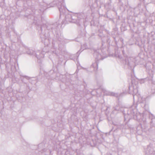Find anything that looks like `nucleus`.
Segmentation results:
<instances>
[{
  "label": "nucleus",
  "instance_id": "9b49d317",
  "mask_svg": "<svg viewBox=\"0 0 155 155\" xmlns=\"http://www.w3.org/2000/svg\"><path fill=\"white\" fill-rule=\"evenodd\" d=\"M23 51H22V53H26L30 55H33L34 51L32 49H29L27 47H24L23 48Z\"/></svg>",
  "mask_w": 155,
  "mask_h": 155
},
{
  "label": "nucleus",
  "instance_id": "6e6552de",
  "mask_svg": "<svg viewBox=\"0 0 155 155\" xmlns=\"http://www.w3.org/2000/svg\"><path fill=\"white\" fill-rule=\"evenodd\" d=\"M134 59L132 57L127 58L125 60V63L131 68L134 66Z\"/></svg>",
  "mask_w": 155,
  "mask_h": 155
},
{
  "label": "nucleus",
  "instance_id": "5701e85b",
  "mask_svg": "<svg viewBox=\"0 0 155 155\" xmlns=\"http://www.w3.org/2000/svg\"><path fill=\"white\" fill-rule=\"evenodd\" d=\"M94 33H92V34H91V37L92 36H94Z\"/></svg>",
  "mask_w": 155,
  "mask_h": 155
},
{
  "label": "nucleus",
  "instance_id": "423d86ee",
  "mask_svg": "<svg viewBox=\"0 0 155 155\" xmlns=\"http://www.w3.org/2000/svg\"><path fill=\"white\" fill-rule=\"evenodd\" d=\"M47 47V46H45L42 51H37L36 52L34 51V54L33 55L35 56L39 60L41 58L44 57L45 54L48 51V50H46Z\"/></svg>",
  "mask_w": 155,
  "mask_h": 155
},
{
  "label": "nucleus",
  "instance_id": "4468645a",
  "mask_svg": "<svg viewBox=\"0 0 155 155\" xmlns=\"http://www.w3.org/2000/svg\"><path fill=\"white\" fill-rule=\"evenodd\" d=\"M44 146V144L43 143H41L39 144L38 145V149L41 151V152H43L45 151V148H41V147H43Z\"/></svg>",
  "mask_w": 155,
  "mask_h": 155
},
{
  "label": "nucleus",
  "instance_id": "412c9836",
  "mask_svg": "<svg viewBox=\"0 0 155 155\" xmlns=\"http://www.w3.org/2000/svg\"><path fill=\"white\" fill-rule=\"evenodd\" d=\"M110 38L108 37L107 38V42L109 44L110 43Z\"/></svg>",
  "mask_w": 155,
  "mask_h": 155
},
{
  "label": "nucleus",
  "instance_id": "ddd939ff",
  "mask_svg": "<svg viewBox=\"0 0 155 155\" xmlns=\"http://www.w3.org/2000/svg\"><path fill=\"white\" fill-rule=\"evenodd\" d=\"M153 149L152 147H151V145H148L147 146L146 150L147 152H148V153L149 154H152L153 153Z\"/></svg>",
  "mask_w": 155,
  "mask_h": 155
},
{
  "label": "nucleus",
  "instance_id": "b1692460",
  "mask_svg": "<svg viewBox=\"0 0 155 155\" xmlns=\"http://www.w3.org/2000/svg\"><path fill=\"white\" fill-rule=\"evenodd\" d=\"M101 40H102V41L103 42V38H102L101 39Z\"/></svg>",
  "mask_w": 155,
  "mask_h": 155
},
{
  "label": "nucleus",
  "instance_id": "f03ea898",
  "mask_svg": "<svg viewBox=\"0 0 155 155\" xmlns=\"http://www.w3.org/2000/svg\"><path fill=\"white\" fill-rule=\"evenodd\" d=\"M55 6H57L60 13V15L64 14L67 10L64 0H55L50 3L49 5L45 4L41 5L40 7L39 13H43L47 8L53 7Z\"/></svg>",
  "mask_w": 155,
  "mask_h": 155
},
{
  "label": "nucleus",
  "instance_id": "a211bd4d",
  "mask_svg": "<svg viewBox=\"0 0 155 155\" xmlns=\"http://www.w3.org/2000/svg\"><path fill=\"white\" fill-rule=\"evenodd\" d=\"M149 118L151 119V120L155 118V117L151 113H149Z\"/></svg>",
  "mask_w": 155,
  "mask_h": 155
},
{
  "label": "nucleus",
  "instance_id": "f3484780",
  "mask_svg": "<svg viewBox=\"0 0 155 155\" xmlns=\"http://www.w3.org/2000/svg\"><path fill=\"white\" fill-rule=\"evenodd\" d=\"M114 108V110L119 111L120 108L119 104H117Z\"/></svg>",
  "mask_w": 155,
  "mask_h": 155
},
{
  "label": "nucleus",
  "instance_id": "39448f33",
  "mask_svg": "<svg viewBox=\"0 0 155 155\" xmlns=\"http://www.w3.org/2000/svg\"><path fill=\"white\" fill-rule=\"evenodd\" d=\"M14 79L15 81L14 82V83H17L20 84V83L19 81V79H20L21 80L22 83L26 84L27 87H28V88H29V87L28 86V84H27V83H26L25 79L29 80V82L31 83L32 84H35V83H33L32 82V81H35V80H32L31 79H30V78L26 76H21L19 78H15Z\"/></svg>",
  "mask_w": 155,
  "mask_h": 155
},
{
  "label": "nucleus",
  "instance_id": "2eb2a0df",
  "mask_svg": "<svg viewBox=\"0 0 155 155\" xmlns=\"http://www.w3.org/2000/svg\"><path fill=\"white\" fill-rule=\"evenodd\" d=\"M56 40H57L60 41H61L62 40V38H61V36L58 34H56Z\"/></svg>",
  "mask_w": 155,
  "mask_h": 155
},
{
  "label": "nucleus",
  "instance_id": "aec40b11",
  "mask_svg": "<svg viewBox=\"0 0 155 155\" xmlns=\"http://www.w3.org/2000/svg\"><path fill=\"white\" fill-rule=\"evenodd\" d=\"M98 35L101 38L103 37L104 36V35L103 34L102 32L101 33H99Z\"/></svg>",
  "mask_w": 155,
  "mask_h": 155
},
{
  "label": "nucleus",
  "instance_id": "7ed1b4c3",
  "mask_svg": "<svg viewBox=\"0 0 155 155\" xmlns=\"http://www.w3.org/2000/svg\"><path fill=\"white\" fill-rule=\"evenodd\" d=\"M65 19L66 21L75 23L77 25L84 22V19L80 14H74L72 13H68L65 15Z\"/></svg>",
  "mask_w": 155,
  "mask_h": 155
},
{
  "label": "nucleus",
  "instance_id": "0eeeda50",
  "mask_svg": "<svg viewBox=\"0 0 155 155\" xmlns=\"http://www.w3.org/2000/svg\"><path fill=\"white\" fill-rule=\"evenodd\" d=\"M141 106L146 110L149 109V102L146 98L142 97L140 101Z\"/></svg>",
  "mask_w": 155,
  "mask_h": 155
},
{
  "label": "nucleus",
  "instance_id": "f8f14e48",
  "mask_svg": "<svg viewBox=\"0 0 155 155\" xmlns=\"http://www.w3.org/2000/svg\"><path fill=\"white\" fill-rule=\"evenodd\" d=\"M136 109H133L132 108H130L128 110V112H128L127 114L128 115L133 116H135L137 117V116L136 113Z\"/></svg>",
  "mask_w": 155,
  "mask_h": 155
},
{
  "label": "nucleus",
  "instance_id": "4be33fe9",
  "mask_svg": "<svg viewBox=\"0 0 155 155\" xmlns=\"http://www.w3.org/2000/svg\"><path fill=\"white\" fill-rule=\"evenodd\" d=\"M102 32L103 33L102 31L101 30H99L98 33H101Z\"/></svg>",
  "mask_w": 155,
  "mask_h": 155
},
{
  "label": "nucleus",
  "instance_id": "f257e3e1",
  "mask_svg": "<svg viewBox=\"0 0 155 155\" xmlns=\"http://www.w3.org/2000/svg\"><path fill=\"white\" fill-rule=\"evenodd\" d=\"M59 23L57 22L54 24L47 23L40 27L41 33L40 34V36L42 42L44 43L45 45L47 46L50 43V34L47 30L43 31V27H46L48 30L53 32H56L59 28Z\"/></svg>",
  "mask_w": 155,
  "mask_h": 155
},
{
  "label": "nucleus",
  "instance_id": "9d476101",
  "mask_svg": "<svg viewBox=\"0 0 155 155\" xmlns=\"http://www.w3.org/2000/svg\"><path fill=\"white\" fill-rule=\"evenodd\" d=\"M45 74L48 79L51 78V79H52L55 78L54 76L56 74L54 70H51L48 73L46 72Z\"/></svg>",
  "mask_w": 155,
  "mask_h": 155
},
{
  "label": "nucleus",
  "instance_id": "dca6fc26",
  "mask_svg": "<svg viewBox=\"0 0 155 155\" xmlns=\"http://www.w3.org/2000/svg\"><path fill=\"white\" fill-rule=\"evenodd\" d=\"M106 94L107 95H108L113 96L116 97L117 96V94L113 92H107V93H106Z\"/></svg>",
  "mask_w": 155,
  "mask_h": 155
},
{
  "label": "nucleus",
  "instance_id": "20e7f679",
  "mask_svg": "<svg viewBox=\"0 0 155 155\" xmlns=\"http://www.w3.org/2000/svg\"><path fill=\"white\" fill-rule=\"evenodd\" d=\"M93 55L95 59V61L91 65V68H93L94 71H97L98 69V61L100 60H103L101 55L98 52L95 51L93 53Z\"/></svg>",
  "mask_w": 155,
  "mask_h": 155
},
{
  "label": "nucleus",
  "instance_id": "1a4fd4ad",
  "mask_svg": "<svg viewBox=\"0 0 155 155\" xmlns=\"http://www.w3.org/2000/svg\"><path fill=\"white\" fill-rule=\"evenodd\" d=\"M129 93L130 94H132L134 95V94H136L138 92V87L136 84L133 85V87H129Z\"/></svg>",
  "mask_w": 155,
  "mask_h": 155
},
{
  "label": "nucleus",
  "instance_id": "6ab92c4d",
  "mask_svg": "<svg viewBox=\"0 0 155 155\" xmlns=\"http://www.w3.org/2000/svg\"><path fill=\"white\" fill-rule=\"evenodd\" d=\"M85 45H86L85 44L84 45V46H81V48L83 49V50L82 51H82L83 50H84V49H86V48L85 47Z\"/></svg>",
  "mask_w": 155,
  "mask_h": 155
}]
</instances>
